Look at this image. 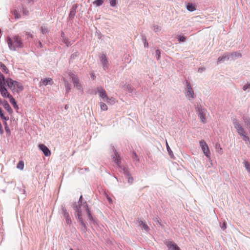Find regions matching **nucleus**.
Segmentation results:
<instances>
[{
	"instance_id": "22",
	"label": "nucleus",
	"mask_w": 250,
	"mask_h": 250,
	"mask_svg": "<svg viewBox=\"0 0 250 250\" xmlns=\"http://www.w3.org/2000/svg\"><path fill=\"white\" fill-rule=\"evenodd\" d=\"M0 68L2 69L3 72L5 73H7L8 72V69L6 67V66L3 64L2 62H0Z\"/></svg>"
},
{
	"instance_id": "19",
	"label": "nucleus",
	"mask_w": 250,
	"mask_h": 250,
	"mask_svg": "<svg viewBox=\"0 0 250 250\" xmlns=\"http://www.w3.org/2000/svg\"><path fill=\"white\" fill-rule=\"evenodd\" d=\"M187 9L189 11H193L196 9L195 5L190 3H188L187 5Z\"/></svg>"
},
{
	"instance_id": "30",
	"label": "nucleus",
	"mask_w": 250,
	"mask_h": 250,
	"mask_svg": "<svg viewBox=\"0 0 250 250\" xmlns=\"http://www.w3.org/2000/svg\"><path fill=\"white\" fill-rule=\"evenodd\" d=\"M85 209L86 210V212H87V215L88 216V217L89 218L90 220H92V215L90 213V210L88 208V206L87 205H86V206H85Z\"/></svg>"
},
{
	"instance_id": "26",
	"label": "nucleus",
	"mask_w": 250,
	"mask_h": 250,
	"mask_svg": "<svg viewBox=\"0 0 250 250\" xmlns=\"http://www.w3.org/2000/svg\"><path fill=\"white\" fill-rule=\"evenodd\" d=\"M140 225H142L143 229L146 231H148V230H149V228L147 226V225L145 223H144L142 221H140Z\"/></svg>"
},
{
	"instance_id": "27",
	"label": "nucleus",
	"mask_w": 250,
	"mask_h": 250,
	"mask_svg": "<svg viewBox=\"0 0 250 250\" xmlns=\"http://www.w3.org/2000/svg\"><path fill=\"white\" fill-rule=\"evenodd\" d=\"M17 168L20 169H21V170H22L23 169V167H24V163L23 161H21L19 162V163L17 165Z\"/></svg>"
},
{
	"instance_id": "10",
	"label": "nucleus",
	"mask_w": 250,
	"mask_h": 250,
	"mask_svg": "<svg viewBox=\"0 0 250 250\" xmlns=\"http://www.w3.org/2000/svg\"><path fill=\"white\" fill-rule=\"evenodd\" d=\"M39 147L40 149L43 152L45 156H50L51 155V151L44 145L40 144L39 145Z\"/></svg>"
},
{
	"instance_id": "6",
	"label": "nucleus",
	"mask_w": 250,
	"mask_h": 250,
	"mask_svg": "<svg viewBox=\"0 0 250 250\" xmlns=\"http://www.w3.org/2000/svg\"><path fill=\"white\" fill-rule=\"evenodd\" d=\"M97 90L99 96L101 97H102L104 100V101H106L107 103L109 102V100H112L113 102H115L114 99H113V98L109 99L108 97V96L106 95V91L104 89V88L101 87H97Z\"/></svg>"
},
{
	"instance_id": "15",
	"label": "nucleus",
	"mask_w": 250,
	"mask_h": 250,
	"mask_svg": "<svg viewBox=\"0 0 250 250\" xmlns=\"http://www.w3.org/2000/svg\"><path fill=\"white\" fill-rule=\"evenodd\" d=\"M4 108L9 113H12V109L7 101H5L3 103Z\"/></svg>"
},
{
	"instance_id": "34",
	"label": "nucleus",
	"mask_w": 250,
	"mask_h": 250,
	"mask_svg": "<svg viewBox=\"0 0 250 250\" xmlns=\"http://www.w3.org/2000/svg\"><path fill=\"white\" fill-rule=\"evenodd\" d=\"M250 88V83L244 85L243 87V88L244 90H246V89H247L248 88Z\"/></svg>"
},
{
	"instance_id": "31",
	"label": "nucleus",
	"mask_w": 250,
	"mask_h": 250,
	"mask_svg": "<svg viewBox=\"0 0 250 250\" xmlns=\"http://www.w3.org/2000/svg\"><path fill=\"white\" fill-rule=\"evenodd\" d=\"M0 118L3 120H8V118H6L4 116V115L3 113V111L0 107Z\"/></svg>"
},
{
	"instance_id": "16",
	"label": "nucleus",
	"mask_w": 250,
	"mask_h": 250,
	"mask_svg": "<svg viewBox=\"0 0 250 250\" xmlns=\"http://www.w3.org/2000/svg\"><path fill=\"white\" fill-rule=\"evenodd\" d=\"M9 101L11 103V104L13 105L14 108L16 109H18L19 107L17 104V103L14 99V98L12 96L9 98Z\"/></svg>"
},
{
	"instance_id": "45",
	"label": "nucleus",
	"mask_w": 250,
	"mask_h": 250,
	"mask_svg": "<svg viewBox=\"0 0 250 250\" xmlns=\"http://www.w3.org/2000/svg\"><path fill=\"white\" fill-rule=\"evenodd\" d=\"M159 30V27L158 26H157V27L154 28L155 32H157Z\"/></svg>"
},
{
	"instance_id": "25",
	"label": "nucleus",
	"mask_w": 250,
	"mask_h": 250,
	"mask_svg": "<svg viewBox=\"0 0 250 250\" xmlns=\"http://www.w3.org/2000/svg\"><path fill=\"white\" fill-rule=\"evenodd\" d=\"M244 164L247 171L250 173V164L248 161H245Z\"/></svg>"
},
{
	"instance_id": "17",
	"label": "nucleus",
	"mask_w": 250,
	"mask_h": 250,
	"mask_svg": "<svg viewBox=\"0 0 250 250\" xmlns=\"http://www.w3.org/2000/svg\"><path fill=\"white\" fill-rule=\"evenodd\" d=\"M63 81L66 88V93H68L71 89V85L64 78H63Z\"/></svg>"
},
{
	"instance_id": "18",
	"label": "nucleus",
	"mask_w": 250,
	"mask_h": 250,
	"mask_svg": "<svg viewBox=\"0 0 250 250\" xmlns=\"http://www.w3.org/2000/svg\"><path fill=\"white\" fill-rule=\"evenodd\" d=\"M6 80L4 79V76L0 73V86H4L6 83Z\"/></svg>"
},
{
	"instance_id": "44",
	"label": "nucleus",
	"mask_w": 250,
	"mask_h": 250,
	"mask_svg": "<svg viewBox=\"0 0 250 250\" xmlns=\"http://www.w3.org/2000/svg\"><path fill=\"white\" fill-rule=\"evenodd\" d=\"M185 40V38L184 37H181L179 39V40L181 42H184Z\"/></svg>"
},
{
	"instance_id": "8",
	"label": "nucleus",
	"mask_w": 250,
	"mask_h": 250,
	"mask_svg": "<svg viewBox=\"0 0 250 250\" xmlns=\"http://www.w3.org/2000/svg\"><path fill=\"white\" fill-rule=\"evenodd\" d=\"M186 83L188 88V91L186 94V96L189 100L192 99L194 98V91L191 88L190 83L188 81H187Z\"/></svg>"
},
{
	"instance_id": "46",
	"label": "nucleus",
	"mask_w": 250,
	"mask_h": 250,
	"mask_svg": "<svg viewBox=\"0 0 250 250\" xmlns=\"http://www.w3.org/2000/svg\"><path fill=\"white\" fill-rule=\"evenodd\" d=\"M91 77H92V78L94 80L95 79V75L93 74H92L91 75Z\"/></svg>"
},
{
	"instance_id": "20",
	"label": "nucleus",
	"mask_w": 250,
	"mask_h": 250,
	"mask_svg": "<svg viewBox=\"0 0 250 250\" xmlns=\"http://www.w3.org/2000/svg\"><path fill=\"white\" fill-rule=\"evenodd\" d=\"M101 61L102 63L104 65L107 63V61L106 56L104 54H102L100 57Z\"/></svg>"
},
{
	"instance_id": "7",
	"label": "nucleus",
	"mask_w": 250,
	"mask_h": 250,
	"mask_svg": "<svg viewBox=\"0 0 250 250\" xmlns=\"http://www.w3.org/2000/svg\"><path fill=\"white\" fill-rule=\"evenodd\" d=\"M68 75L72 78L74 86L79 90H82V86L79 83L78 78L71 72L68 73Z\"/></svg>"
},
{
	"instance_id": "39",
	"label": "nucleus",
	"mask_w": 250,
	"mask_h": 250,
	"mask_svg": "<svg viewBox=\"0 0 250 250\" xmlns=\"http://www.w3.org/2000/svg\"><path fill=\"white\" fill-rule=\"evenodd\" d=\"M25 34L28 37L32 38V35L31 34V33L26 32Z\"/></svg>"
},
{
	"instance_id": "4",
	"label": "nucleus",
	"mask_w": 250,
	"mask_h": 250,
	"mask_svg": "<svg viewBox=\"0 0 250 250\" xmlns=\"http://www.w3.org/2000/svg\"><path fill=\"white\" fill-rule=\"evenodd\" d=\"M197 112L198 117L203 124H205L207 122L206 120V115L207 113V110L205 108H203L201 107H197Z\"/></svg>"
},
{
	"instance_id": "38",
	"label": "nucleus",
	"mask_w": 250,
	"mask_h": 250,
	"mask_svg": "<svg viewBox=\"0 0 250 250\" xmlns=\"http://www.w3.org/2000/svg\"><path fill=\"white\" fill-rule=\"evenodd\" d=\"M227 228V224L226 222H224L222 226V229H225Z\"/></svg>"
},
{
	"instance_id": "43",
	"label": "nucleus",
	"mask_w": 250,
	"mask_h": 250,
	"mask_svg": "<svg viewBox=\"0 0 250 250\" xmlns=\"http://www.w3.org/2000/svg\"><path fill=\"white\" fill-rule=\"evenodd\" d=\"M15 16L16 19H19L20 17V16L18 14L17 12L15 13Z\"/></svg>"
},
{
	"instance_id": "14",
	"label": "nucleus",
	"mask_w": 250,
	"mask_h": 250,
	"mask_svg": "<svg viewBox=\"0 0 250 250\" xmlns=\"http://www.w3.org/2000/svg\"><path fill=\"white\" fill-rule=\"evenodd\" d=\"M113 160L115 163L120 167L121 164V160L119 154L117 152L115 153V156L113 157Z\"/></svg>"
},
{
	"instance_id": "5",
	"label": "nucleus",
	"mask_w": 250,
	"mask_h": 250,
	"mask_svg": "<svg viewBox=\"0 0 250 250\" xmlns=\"http://www.w3.org/2000/svg\"><path fill=\"white\" fill-rule=\"evenodd\" d=\"M199 145L204 155L207 157L210 158V153L208 145L206 142L204 140H202L199 142Z\"/></svg>"
},
{
	"instance_id": "32",
	"label": "nucleus",
	"mask_w": 250,
	"mask_h": 250,
	"mask_svg": "<svg viewBox=\"0 0 250 250\" xmlns=\"http://www.w3.org/2000/svg\"><path fill=\"white\" fill-rule=\"evenodd\" d=\"M166 146H167V150L169 155H170V156L173 155L172 151L171 150L169 146H168V143L167 141H166Z\"/></svg>"
},
{
	"instance_id": "21",
	"label": "nucleus",
	"mask_w": 250,
	"mask_h": 250,
	"mask_svg": "<svg viewBox=\"0 0 250 250\" xmlns=\"http://www.w3.org/2000/svg\"><path fill=\"white\" fill-rule=\"evenodd\" d=\"M215 149H216L217 151L219 152L220 154H222L223 153L222 148L219 144L217 143L215 145Z\"/></svg>"
},
{
	"instance_id": "42",
	"label": "nucleus",
	"mask_w": 250,
	"mask_h": 250,
	"mask_svg": "<svg viewBox=\"0 0 250 250\" xmlns=\"http://www.w3.org/2000/svg\"><path fill=\"white\" fill-rule=\"evenodd\" d=\"M133 179L132 177H128V181L130 183H132L133 182Z\"/></svg>"
},
{
	"instance_id": "24",
	"label": "nucleus",
	"mask_w": 250,
	"mask_h": 250,
	"mask_svg": "<svg viewBox=\"0 0 250 250\" xmlns=\"http://www.w3.org/2000/svg\"><path fill=\"white\" fill-rule=\"evenodd\" d=\"M101 109L103 111H106L108 109L106 104L104 103L101 102L100 103Z\"/></svg>"
},
{
	"instance_id": "33",
	"label": "nucleus",
	"mask_w": 250,
	"mask_h": 250,
	"mask_svg": "<svg viewBox=\"0 0 250 250\" xmlns=\"http://www.w3.org/2000/svg\"><path fill=\"white\" fill-rule=\"evenodd\" d=\"M117 0H109L110 5L114 7L116 4Z\"/></svg>"
},
{
	"instance_id": "35",
	"label": "nucleus",
	"mask_w": 250,
	"mask_h": 250,
	"mask_svg": "<svg viewBox=\"0 0 250 250\" xmlns=\"http://www.w3.org/2000/svg\"><path fill=\"white\" fill-rule=\"evenodd\" d=\"M63 216L65 218L69 217L68 213L66 210L63 211Z\"/></svg>"
},
{
	"instance_id": "23",
	"label": "nucleus",
	"mask_w": 250,
	"mask_h": 250,
	"mask_svg": "<svg viewBox=\"0 0 250 250\" xmlns=\"http://www.w3.org/2000/svg\"><path fill=\"white\" fill-rule=\"evenodd\" d=\"M243 120L244 121V123L245 125L250 127V118L247 117H244Z\"/></svg>"
},
{
	"instance_id": "36",
	"label": "nucleus",
	"mask_w": 250,
	"mask_h": 250,
	"mask_svg": "<svg viewBox=\"0 0 250 250\" xmlns=\"http://www.w3.org/2000/svg\"><path fill=\"white\" fill-rule=\"evenodd\" d=\"M41 30H42V33H45L47 32V29L45 27H43V26L41 27Z\"/></svg>"
},
{
	"instance_id": "47",
	"label": "nucleus",
	"mask_w": 250,
	"mask_h": 250,
	"mask_svg": "<svg viewBox=\"0 0 250 250\" xmlns=\"http://www.w3.org/2000/svg\"><path fill=\"white\" fill-rule=\"evenodd\" d=\"M65 109L67 110L68 108V105L66 104L64 106Z\"/></svg>"
},
{
	"instance_id": "48",
	"label": "nucleus",
	"mask_w": 250,
	"mask_h": 250,
	"mask_svg": "<svg viewBox=\"0 0 250 250\" xmlns=\"http://www.w3.org/2000/svg\"><path fill=\"white\" fill-rule=\"evenodd\" d=\"M145 47H147L148 46V43L145 42Z\"/></svg>"
},
{
	"instance_id": "3",
	"label": "nucleus",
	"mask_w": 250,
	"mask_h": 250,
	"mask_svg": "<svg viewBox=\"0 0 250 250\" xmlns=\"http://www.w3.org/2000/svg\"><path fill=\"white\" fill-rule=\"evenodd\" d=\"M234 127L236 129L237 133L245 141L246 144H247L248 142L250 144V138L242 126L239 123L236 122L234 123Z\"/></svg>"
},
{
	"instance_id": "51",
	"label": "nucleus",
	"mask_w": 250,
	"mask_h": 250,
	"mask_svg": "<svg viewBox=\"0 0 250 250\" xmlns=\"http://www.w3.org/2000/svg\"><path fill=\"white\" fill-rule=\"evenodd\" d=\"M70 250H73V249H71Z\"/></svg>"
},
{
	"instance_id": "2",
	"label": "nucleus",
	"mask_w": 250,
	"mask_h": 250,
	"mask_svg": "<svg viewBox=\"0 0 250 250\" xmlns=\"http://www.w3.org/2000/svg\"><path fill=\"white\" fill-rule=\"evenodd\" d=\"M7 85L13 93H19L23 90L22 84L17 81L8 78L6 80Z\"/></svg>"
},
{
	"instance_id": "41",
	"label": "nucleus",
	"mask_w": 250,
	"mask_h": 250,
	"mask_svg": "<svg viewBox=\"0 0 250 250\" xmlns=\"http://www.w3.org/2000/svg\"><path fill=\"white\" fill-rule=\"evenodd\" d=\"M231 55L232 56H238V57H240L241 56V54H239V53H232L231 54Z\"/></svg>"
},
{
	"instance_id": "50",
	"label": "nucleus",
	"mask_w": 250,
	"mask_h": 250,
	"mask_svg": "<svg viewBox=\"0 0 250 250\" xmlns=\"http://www.w3.org/2000/svg\"><path fill=\"white\" fill-rule=\"evenodd\" d=\"M134 156H135V157H136V156H137V155H136V153H134Z\"/></svg>"
},
{
	"instance_id": "40",
	"label": "nucleus",
	"mask_w": 250,
	"mask_h": 250,
	"mask_svg": "<svg viewBox=\"0 0 250 250\" xmlns=\"http://www.w3.org/2000/svg\"><path fill=\"white\" fill-rule=\"evenodd\" d=\"M156 54L158 55V59H159L160 56V51L159 50H157L156 51Z\"/></svg>"
},
{
	"instance_id": "9",
	"label": "nucleus",
	"mask_w": 250,
	"mask_h": 250,
	"mask_svg": "<svg viewBox=\"0 0 250 250\" xmlns=\"http://www.w3.org/2000/svg\"><path fill=\"white\" fill-rule=\"evenodd\" d=\"M0 93L1 95L4 98H10L12 96L8 92L7 89L4 86H0Z\"/></svg>"
},
{
	"instance_id": "1",
	"label": "nucleus",
	"mask_w": 250,
	"mask_h": 250,
	"mask_svg": "<svg viewBox=\"0 0 250 250\" xmlns=\"http://www.w3.org/2000/svg\"><path fill=\"white\" fill-rule=\"evenodd\" d=\"M7 42L8 47L11 50H16L17 48L23 47L22 40L18 35H15L12 38L8 37Z\"/></svg>"
},
{
	"instance_id": "11",
	"label": "nucleus",
	"mask_w": 250,
	"mask_h": 250,
	"mask_svg": "<svg viewBox=\"0 0 250 250\" xmlns=\"http://www.w3.org/2000/svg\"><path fill=\"white\" fill-rule=\"evenodd\" d=\"M166 245L169 250H181L180 248L172 241H168L166 242Z\"/></svg>"
},
{
	"instance_id": "28",
	"label": "nucleus",
	"mask_w": 250,
	"mask_h": 250,
	"mask_svg": "<svg viewBox=\"0 0 250 250\" xmlns=\"http://www.w3.org/2000/svg\"><path fill=\"white\" fill-rule=\"evenodd\" d=\"M93 4L96 5L97 6H99L103 3V0H96L93 2Z\"/></svg>"
},
{
	"instance_id": "13",
	"label": "nucleus",
	"mask_w": 250,
	"mask_h": 250,
	"mask_svg": "<svg viewBox=\"0 0 250 250\" xmlns=\"http://www.w3.org/2000/svg\"><path fill=\"white\" fill-rule=\"evenodd\" d=\"M41 85L46 86L48 84L52 85L53 84L52 79L50 78H45L42 80L41 82Z\"/></svg>"
},
{
	"instance_id": "29",
	"label": "nucleus",
	"mask_w": 250,
	"mask_h": 250,
	"mask_svg": "<svg viewBox=\"0 0 250 250\" xmlns=\"http://www.w3.org/2000/svg\"><path fill=\"white\" fill-rule=\"evenodd\" d=\"M229 55L220 57L218 59V62H220L224 60H229Z\"/></svg>"
},
{
	"instance_id": "12",
	"label": "nucleus",
	"mask_w": 250,
	"mask_h": 250,
	"mask_svg": "<svg viewBox=\"0 0 250 250\" xmlns=\"http://www.w3.org/2000/svg\"><path fill=\"white\" fill-rule=\"evenodd\" d=\"M76 211L77 212L76 216L78 218V219L79 220V222H81V224L84 227H85V225L84 223L83 222V219H82V214L81 210L79 209V208L76 207L75 208Z\"/></svg>"
},
{
	"instance_id": "49",
	"label": "nucleus",
	"mask_w": 250,
	"mask_h": 250,
	"mask_svg": "<svg viewBox=\"0 0 250 250\" xmlns=\"http://www.w3.org/2000/svg\"><path fill=\"white\" fill-rule=\"evenodd\" d=\"M82 198H83L82 196H81L80 199H79L80 201H81V200L82 199Z\"/></svg>"
},
{
	"instance_id": "37",
	"label": "nucleus",
	"mask_w": 250,
	"mask_h": 250,
	"mask_svg": "<svg viewBox=\"0 0 250 250\" xmlns=\"http://www.w3.org/2000/svg\"><path fill=\"white\" fill-rule=\"evenodd\" d=\"M65 219H66V221L68 224H71V220L69 217H68V218H66Z\"/></svg>"
}]
</instances>
